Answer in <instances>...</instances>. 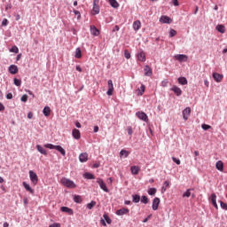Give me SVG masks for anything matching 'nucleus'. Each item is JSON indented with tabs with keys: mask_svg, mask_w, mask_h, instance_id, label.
<instances>
[{
	"mask_svg": "<svg viewBox=\"0 0 227 227\" xmlns=\"http://www.w3.org/2000/svg\"><path fill=\"white\" fill-rule=\"evenodd\" d=\"M95 205H97V202L94 201V200H92L90 203H88V204H87V208H88L89 210H91V208H93V207H95Z\"/></svg>",
	"mask_w": 227,
	"mask_h": 227,
	"instance_id": "nucleus-37",
	"label": "nucleus"
},
{
	"mask_svg": "<svg viewBox=\"0 0 227 227\" xmlns=\"http://www.w3.org/2000/svg\"><path fill=\"white\" fill-rule=\"evenodd\" d=\"M75 127H77V129H81V123L79 121H77L75 123Z\"/></svg>",
	"mask_w": 227,
	"mask_h": 227,
	"instance_id": "nucleus-61",
	"label": "nucleus"
},
{
	"mask_svg": "<svg viewBox=\"0 0 227 227\" xmlns=\"http://www.w3.org/2000/svg\"><path fill=\"white\" fill-rule=\"evenodd\" d=\"M159 205H160V199L156 197L153 199V210H158Z\"/></svg>",
	"mask_w": 227,
	"mask_h": 227,
	"instance_id": "nucleus-11",
	"label": "nucleus"
},
{
	"mask_svg": "<svg viewBox=\"0 0 227 227\" xmlns=\"http://www.w3.org/2000/svg\"><path fill=\"white\" fill-rule=\"evenodd\" d=\"M215 168L218 169V171H223L224 164L221 160H218L215 164Z\"/></svg>",
	"mask_w": 227,
	"mask_h": 227,
	"instance_id": "nucleus-25",
	"label": "nucleus"
},
{
	"mask_svg": "<svg viewBox=\"0 0 227 227\" xmlns=\"http://www.w3.org/2000/svg\"><path fill=\"white\" fill-rule=\"evenodd\" d=\"M133 29H134V31H139V29H141V21L140 20L134 21Z\"/></svg>",
	"mask_w": 227,
	"mask_h": 227,
	"instance_id": "nucleus-22",
	"label": "nucleus"
},
{
	"mask_svg": "<svg viewBox=\"0 0 227 227\" xmlns=\"http://www.w3.org/2000/svg\"><path fill=\"white\" fill-rule=\"evenodd\" d=\"M127 130H128L129 136H132V134L134 133L131 127H128Z\"/></svg>",
	"mask_w": 227,
	"mask_h": 227,
	"instance_id": "nucleus-53",
	"label": "nucleus"
},
{
	"mask_svg": "<svg viewBox=\"0 0 227 227\" xmlns=\"http://www.w3.org/2000/svg\"><path fill=\"white\" fill-rule=\"evenodd\" d=\"M97 184H98L100 189L104 191L105 192H109V189H107V186L106 185V183L104 182L103 179L98 178L97 179Z\"/></svg>",
	"mask_w": 227,
	"mask_h": 227,
	"instance_id": "nucleus-5",
	"label": "nucleus"
},
{
	"mask_svg": "<svg viewBox=\"0 0 227 227\" xmlns=\"http://www.w3.org/2000/svg\"><path fill=\"white\" fill-rule=\"evenodd\" d=\"M114 91V85L113 84V80L108 81V90L106 91V94L111 97Z\"/></svg>",
	"mask_w": 227,
	"mask_h": 227,
	"instance_id": "nucleus-6",
	"label": "nucleus"
},
{
	"mask_svg": "<svg viewBox=\"0 0 227 227\" xmlns=\"http://www.w3.org/2000/svg\"><path fill=\"white\" fill-rule=\"evenodd\" d=\"M74 203H82V198L81 197V195H74Z\"/></svg>",
	"mask_w": 227,
	"mask_h": 227,
	"instance_id": "nucleus-32",
	"label": "nucleus"
},
{
	"mask_svg": "<svg viewBox=\"0 0 227 227\" xmlns=\"http://www.w3.org/2000/svg\"><path fill=\"white\" fill-rule=\"evenodd\" d=\"M145 89H146V87L142 84L141 87H140V90H138L139 95H143L145 93Z\"/></svg>",
	"mask_w": 227,
	"mask_h": 227,
	"instance_id": "nucleus-45",
	"label": "nucleus"
},
{
	"mask_svg": "<svg viewBox=\"0 0 227 227\" xmlns=\"http://www.w3.org/2000/svg\"><path fill=\"white\" fill-rule=\"evenodd\" d=\"M10 52H14L15 54H19V48L17 46H12L10 50Z\"/></svg>",
	"mask_w": 227,
	"mask_h": 227,
	"instance_id": "nucleus-38",
	"label": "nucleus"
},
{
	"mask_svg": "<svg viewBox=\"0 0 227 227\" xmlns=\"http://www.w3.org/2000/svg\"><path fill=\"white\" fill-rule=\"evenodd\" d=\"M217 202V196L215 193L211 194V203H215Z\"/></svg>",
	"mask_w": 227,
	"mask_h": 227,
	"instance_id": "nucleus-41",
	"label": "nucleus"
},
{
	"mask_svg": "<svg viewBox=\"0 0 227 227\" xmlns=\"http://www.w3.org/2000/svg\"><path fill=\"white\" fill-rule=\"evenodd\" d=\"M27 94H24L22 97H21V102H27Z\"/></svg>",
	"mask_w": 227,
	"mask_h": 227,
	"instance_id": "nucleus-50",
	"label": "nucleus"
},
{
	"mask_svg": "<svg viewBox=\"0 0 227 227\" xmlns=\"http://www.w3.org/2000/svg\"><path fill=\"white\" fill-rule=\"evenodd\" d=\"M220 206L223 210H227V204L223 202L222 200L220 201Z\"/></svg>",
	"mask_w": 227,
	"mask_h": 227,
	"instance_id": "nucleus-48",
	"label": "nucleus"
},
{
	"mask_svg": "<svg viewBox=\"0 0 227 227\" xmlns=\"http://www.w3.org/2000/svg\"><path fill=\"white\" fill-rule=\"evenodd\" d=\"M136 115L139 120H142V121H148V115H146L145 112H137Z\"/></svg>",
	"mask_w": 227,
	"mask_h": 227,
	"instance_id": "nucleus-8",
	"label": "nucleus"
},
{
	"mask_svg": "<svg viewBox=\"0 0 227 227\" xmlns=\"http://www.w3.org/2000/svg\"><path fill=\"white\" fill-rule=\"evenodd\" d=\"M0 111H4V105L3 103H0Z\"/></svg>",
	"mask_w": 227,
	"mask_h": 227,
	"instance_id": "nucleus-59",
	"label": "nucleus"
},
{
	"mask_svg": "<svg viewBox=\"0 0 227 227\" xmlns=\"http://www.w3.org/2000/svg\"><path fill=\"white\" fill-rule=\"evenodd\" d=\"M160 22L161 24H171V22H173V20H171V18H169V16H161L160 18Z\"/></svg>",
	"mask_w": 227,
	"mask_h": 227,
	"instance_id": "nucleus-7",
	"label": "nucleus"
},
{
	"mask_svg": "<svg viewBox=\"0 0 227 227\" xmlns=\"http://www.w3.org/2000/svg\"><path fill=\"white\" fill-rule=\"evenodd\" d=\"M23 187L26 189V191L30 192V194H35V190H33V188H31V186L27 183L23 182Z\"/></svg>",
	"mask_w": 227,
	"mask_h": 227,
	"instance_id": "nucleus-21",
	"label": "nucleus"
},
{
	"mask_svg": "<svg viewBox=\"0 0 227 227\" xmlns=\"http://www.w3.org/2000/svg\"><path fill=\"white\" fill-rule=\"evenodd\" d=\"M223 77L224 76L219 73H213V79L215 81V82H221Z\"/></svg>",
	"mask_w": 227,
	"mask_h": 227,
	"instance_id": "nucleus-9",
	"label": "nucleus"
},
{
	"mask_svg": "<svg viewBox=\"0 0 227 227\" xmlns=\"http://www.w3.org/2000/svg\"><path fill=\"white\" fill-rule=\"evenodd\" d=\"M169 36H170V38H173V36H176V30H175V29H170V31H169Z\"/></svg>",
	"mask_w": 227,
	"mask_h": 227,
	"instance_id": "nucleus-43",
	"label": "nucleus"
},
{
	"mask_svg": "<svg viewBox=\"0 0 227 227\" xmlns=\"http://www.w3.org/2000/svg\"><path fill=\"white\" fill-rule=\"evenodd\" d=\"M129 208L122 207L116 211V215H125L129 214Z\"/></svg>",
	"mask_w": 227,
	"mask_h": 227,
	"instance_id": "nucleus-16",
	"label": "nucleus"
},
{
	"mask_svg": "<svg viewBox=\"0 0 227 227\" xmlns=\"http://www.w3.org/2000/svg\"><path fill=\"white\" fill-rule=\"evenodd\" d=\"M16 20H20V14L16 15Z\"/></svg>",
	"mask_w": 227,
	"mask_h": 227,
	"instance_id": "nucleus-64",
	"label": "nucleus"
},
{
	"mask_svg": "<svg viewBox=\"0 0 227 227\" xmlns=\"http://www.w3.org/2000/svg\"><path fill=\"white\" fill-rule=\"evenodd\" d=\"M98 129H99L98 126L94 127V132H98Z\"/></svg>",
	"mask_w": 227,
	"mask_h": 227,
	"instance_id": "nucleus-62",
	"label": "nucleus"
},
{
	"mask_svg": "<svg viewBox=\"0 0 227 227\" xmlns=\"http://www.w3.org/2000/svg\"><path fill=\"white\" fill-rule=\"evenodd\" d=\"M43 114H44V116H51V107L45 106L43 110Z\"/></svg>",
	"mask_w": 227,
	"mask_h": 227,
	"instance_id": "nucleus-28",
	"label": "nucleus"
},
{
	"mask_svg": "<svg viewBox=\"0 0 227 227\" xmlns=\"http://www.w3.org/2000/svg\"><path fill=\"white\" fill-rule=\"evenodd\" d=\"M90 35H92L93 36H98L100 35V31H98L95 26L91 25Z\"/></svg>",
	"mask_w": 227,
	"mask_h": 227,
	"instance_id": "nucleus-17",
	"label": "nucleus"
},
{
	"mask_svg": "<svg viewBox=\"0 0 227 227\" xmlns=\"http://www.w3.org/2000/svg\"><path fill=\"white\" fill-rule=\"evenodd\" d=\"M13 81H14L15 86H20L22 84V81H20L17 78H14Z\"/></svg>",
	"mask_w": 227,
	"mask_h": 227,
	"instance_id": "nucleus-44",
	"label": "nucleus"
},
{
	"mask_svg": "<svg viewBox=\"0 0 227 227\" xmlns=\"http://www.w3.org/2000/svg\"><path fill=\"white\" fill-rule=\"evenodd\" d=\"M156 193H157V189L156 188H150L148 190V194L150 196H155Z\"/></svg>",
	"mask_w": 227,
	"mask_h": 227,
	"instance_id": "nucleus-36",
	"label": "nucleus"
},
{
	"mask_svg": "<svg viewBox=\"0 0 227 227\" xmlns=\"http://www.w3.org/2000/svg\"><path fill=\"white\" fill-rule=\"evenodd\" d=\"M103 217L106 221L107 224H111V218H109L107 215H104Z\"/></svg>",
	"mask_w": 227,
	"mask_h": 227,
	"instance_id": "nucleus-47",
	"label": "nucleus"
},
{
	"mask_svg": "<svg viewBox=\"0 0 227 227\" xmlns=\"http://www.w3.org/2000/svg\"><path fill=\"white\" fill-rule=\"evenodd\" d=\"M29 176H30V180H31L32 184L36 185L38 184V176L36 175V173H35V171H33V170H30Z\"/></svg>",
	"mask_w": 227,
	"mask_h": 227,
	"instance_id": "nucleus-4",
	"label": "nucleus"
},
{
	"mask_svg": "<svg viewBox=\"0 0 227 227\" xmlns=\"http://www.w3.org/2000/svg\"><path fill=\"white\" fill-rule=\"evenodd\" d=\"M148 201H149L148 197H146L145 195L142 196L141 203H144L145 205H146V204H148Z\"/></svg>",
	"mask_w": 227,
	"mask_h": 227,
	"instance_id": "nucleus-39",
	"label": "nucleus"
},
{
	"mask_svg": "<svg viewBox=\"0 0 227 227\" xmlns=\"http://www.w3.org/2000/svg\"><path fill=\"white\" fill-rule=\"evenodd\" d=\"M189 116H191V107H186L183 111V118H184V120L187 121V120H189Z\"/></svg>",
	"mask_w": 227,
	"mask_h": 227,
	"instance_id": "nucleus-10",
	"label": "nucleus"
},
{
	"mask_svg": "<svg viewBox=\"0 0 227 227\" xmlns=\"http://www.w3.org/2000/svg\"><path fill=\"white\" fill-rule=\"evenodd\" d=\"M80 162H88V153H82L79 156Z\"/></svg>",
	"mask_w": 227,
	"mask_h": 227,
	"instance_id": "nucleus-19",
	"label": "nucleus"
},
{
	"mask_svg": "<svg viewBox=\"0 0 227 227\" xmlns=\"http://www.w3.org/2000/svg\"><path fill=\"white\" fill-rule=\"evenodd\" d=\"M130 171L132 175H139V171H141V168L138 166H131Z\"/></svg>",
	"mask_w": 227,
	"mask_h": 227,
	"instance_id": "nucleus-20",
	"label": "nucleus"
},
{
	"mask_svg": "<svg viewBox=\"0 0 227 227\" xmlns=\"http://www.w3.org/2000/svg\"><path fill=\"white\" fill-rule=\"evenodd\" d=\"M2 26H8V20L7 19L3 20Z\"/></svg>",
	"mask_w": 227,
	"mask_h": 227,
	"instance_id": "nucleus-54",
	"label": "nucleus"
},
{
	"mask_svg": "<svg viewBox=\"0 0 227 227\" xmlns=\"http://www.w3.org/2000/svg\"><path fill=\"white\" fill-rule=\"evenodd\" d=\"M23 201H24V205H27V203H28L27 198H25V199L23 200Z\"/></svg>",
	"mask_w": 227,
	"mask_h": 227,
	"instance_id": "nucleus-63",
	"label": "nucleus"
},
{
	"mask_svg": "<svg viewBox=\"0 0 227 227\" xmlns=\"http://www.w3.org/2000/svg\"><path fill=\"white\" fill-rule=\"evenodd\" d=\"M174 6H178V0H173Z\"/></svg>",
	"mask_w": 227,
	"mask_h": 227,
	"instance_id": "nucleus-58",
	"label": "nucleus"
},
{
	"mask_svg": "<svg viewBox=\"0 0 227 227\" xmlns=\"http://www.w3.org/2000/svg\"><path fill=\"white\" fill-rule=\"evenodd\" d=\"M110 4L112 8H118L120 6V4L116 0H110Z\"/></svg>",
	"mask_w": 227,
	"mask_h": 227,
	"instance_id": "nucleus-34",
	"label": "nucleus"
},
{
	"mask_svg": "<svg viewBox=\"0 0 227 227\" xmlns=\"http://www.w3.org/2000/svg\"><path fill=\"white\" fill-rule=\"evenodd\" d=\"M137 59L138 61H142L143 63L146 61V54L145 51H141L137 53Z\"/></svg>",
	"mask_w": 227,
	"mask_h": 227,
	"instance_id": "nucleus-12",
	"label": "nucleus"
},
{
	"mask_svg": "<svg viewBox=\"0 0 227 227\" xmlns=\"http://www.w3.org/2000/svg\"><path fill=\"white\" fill-rule=\"evenodd\" d=\"M144 70H145V75H146V77H152L153 72L150 67L145 66Z\"/></svg>",
	"mask_w": 227,
	"mask_h": 227,
	"instance_id": "nucleus-23",
	"label": "nucleus"
},
{
	"mask_svg": "<svg viewBox=\"0 0 227 227\" xmlns=\"http://www.w3.org/2000/svg\"><path fill=\"white\" fill-rule=\"evenodd\" d=\"M44 148H49L50 150H57L58 152H59V153H61V155H63V156L67 155V152L65 151V149H63V147H61V145H54L52 144H46V145H44Z\"/></svg>",
	"mask_w": 227,
	"mask_h": 227,
	"instance_id": "nucleus-1",
	"label": "nucleus"
},
{
	"mask_svg": "<svg viewBox=\"0 0 227 227\" xmlns=\"http://www.w3.org/2000/svg\"><path fill=\"white\" fill-rule=\"evenodd\" d=\"M113 31H114H114H120V27H118V25H115V26L114 27Z\"/></svg>",
	"mask_w": 227,
	"mask_h": 227,
	"instance_id": "nucleus-57",
	"label": "nucleus"
},
{
	"mask_svg": "<svg viewBox=\"0 0 227 227\" xmlns=\"http://www.w3.org/2000/svg\"><path fill=\"white\" fill-rule=\"evenodd\" d=\"M171 90L173 92H175V94L177 96V97H180V95H182V89L181 88H178L176 86H174Z\"/></svg>",
	"mask_w": 227,
	"mask_h": 227,
	"instance_id": "nucleus-24",
	"label": "nucleus"
},
{
	"mask_svg": "<svg viewBox=\"0 0 227 227\" xmlns=\"http://www.w3.org/2000/svg\"><path fill=\"white\" fill-rule=\"evenodd\" d=\"M168 189H169V181H165L162 187L163 192H166Z\"/></svg>",
	"mask_w": 227,
	"mask_h": 227,
	"instance_id": "nucleus-35",
	"label": "nucleus"
},
{
	"mask_svg": "<svg viewBox=\"0 0 227 227\" xmlns=\"http://www.w3.org/2000/svg\"><path fill=\"white\" fill-rule=\"evenodd\" d=\"M9 72L12 75H15V74H19V67L16 65H11L9 67Z\"/></svg>",
	"mask_w": 227,
	"mask_h": 227,
	"instance_id": "nucleus-13",
	"label": "nucleus"
},
{
	"mask_svg": "<svg viewBox=\"0 0 227 227\" xmlns=\"http://www.w3.org/2000/svg\"><path fill=\"white\" fill-rule=\"evenodd\" d=\"M183 198H191V189H188L186 192L183 194Z\"/></svg>",
	"mask_w": 227,
	"mask_h": 227,
	"instance_id": "nucleus-40",
	"label": "nucleus"
},
{
	"mask_svg": "<svg viewBox=\"0 0 227 227\" xmlns=\"http://www.w3.org/2000/svg\"><path fill=\"white\" fill-rule=\"evenodd\" d=\"M203 130H208V129H212V126L208 125V124H202L201 125Z\"/></svg>",
	"mask_w": 227,
	"mask_h": 227,
	"instance_id": "nucleus-46",
	"label": "nucleus"
},
{
	"mask_svg": "<svg viewBox=\"0 0 227 227\" xmlns=\"http://www.w3.org/2000/svg\"><path fill=\"white\" fill-rule=\"evenodd\" d=\"M77 72H82V68L80 67V66H76Z\"/></svg>",
	"mask_w": 227,
	"mask_h": 227,
	"instance_id": "nucleus-60",
	"label": "nucleus"
},
{
	"mask_svg": "<svg viewBox=\"0 0 227 227\" xmlns=\"http://www.w3.org/2000/svg\"><path fill=\"white\" fill-rule=\"evenodd\" d=\"M98 0H93L92 15H98L100 13V7L98 6Z\"/></svg>",
	"mask_w": 227,
	"mask_h": 227,
	"instance_id": "nucleus-3",
	"label": "nucleus"
},
{
	"mask_svg": "<svg viewBox=\"0 0 227 227\" xmlns=\"http://www.w3.org/2000/svg\"><path fill=\"white\" fill-rule=\"evenodd\" d=\"M60 210L61 212H65L66 214H68V215H74V210L68 207H61Z\"/></svg>",
	"mask_w": 227,
	"mask_h": 227,
	"instance_id": "nucleus-14",
	"label": "nucleus"
},
{
	"mask_svg": "<svg viewBox=\"0 0 227 227\" xmlns=\"http://www.w3.org/2000/svg\"><path fill=\"white\" fill-rule=\"evenodd\" d=\"M178 82H179V84L185 86V84H187V78L180 77V78H178Z\"/></svg>",
	"mask_w": 227,
	"mask_h": 227,
	"instance_id": "nucleus-33",
	"label": "nucleus"
},
{
	"mask_svg": "<svg viewBox=\"0 0 227 227\" xmlns=\"http://www.w3.org/2000/svg\"><path fill=\"white\" fill-rule=\"evenodd\" d=\"M36 149L38 152H40L43 155H47V151H45V149H43V147H42V145H36Z\"/></svg>",
	"mask_w": 227,
	"mask_h": 227,
	"instance_id": "nucleus-30",
	"label": "nucleus"
},
{
	"mask_svg": "<svg viewBox=\"0 0 227 227\" xmlns=\"http://www.w3.org/2000/svg\"><path fill=\"white\" fill-rule=\"evenodd\" d=\"M84 178H86L87 180H95V176L90 172H86L83 175Z\"/></svg>",
	"mask_w": 227,
	"mask_h": 227,
	"instance_id": "nucleus-26",
	"label": "nucleus"
},
{
	"mask_svg": "<svg viewBox=\"0 0 227 227\" xmlns=\"http://www.w3.org/2000/svg\"><path fill=\"white\" fill-rule=\"evenodd\" d=\"M176 59H177V61H180V63L184 62V61H187V55H184V54H178L175 56Z\"/></svg>",
	"mask_w": 227,
	"mask_h": 227,
	"instance_id": "nucleus-18",
	"label": "nucleus"
},
{
	"mask_svg": "<svg viewBox=\"0 0 227 227\" xmlns=\"http://www.w3.org/2000/svg\"><path fill=\"white\" fill-rule=\"evenodd\" d=\"M172 160H173V162H176V164H177V166H180L181 161L179 159L172 157Z\"/></svg>",
	"mask_w": 227,
	"mask_h": 227,
	"instance_id": "nucleus-49",
	"label": "nucleus"
},
{
	"mask_svg": "<svg viewBox=\"0 0 227 227\" xmlns=\"http://www.w3.org/2000/svg\"><path fill=\"white\" fill-rule=\"evenodd\" d=\"M49 227H61V224H59V223H53V224L50 225Z\"/></svg>",
	"mask_w": 227,
	"mask_h": 227,
	"instance_id": "nucleus-56",
	"label": "nucleus"
},
{
	"mask_svg": "<svg viewBox=\"0 0 227 227\" xmlns=\"http://www.w3.org/2000/svg\"><path fill=\"white\" fill-rule=\"evenodd\" d=\"M12 98H13V94H12V92H10L6 95V99L7 100H12Z\"/></svg>",
	"mask_w": 227,
	"mask_h": 227,
	"instance_id": "nucleus-52",
	"label": "nucleus"
},
{
	"mask_svg": "<svg viewBox=\"0 0 227 227\" xmlns=\"http://www.w3.org/2000/svg\"><path fill=\"white\" fill-rule=\"evenodd\" d=\"M82 56L81 54V49L77 48L76 51H75V55L74 57L77 58V59H80Z\"/></svg>",
	"mask_w": 227,
	"mask_h": 227,
	"instance_id": "nucleus-42",
	"label": "nucleus"
},
{
	"mask_svg": "<svg viewBox=\"0 0 227 227\" xmlns=\"http://www.w3.org/2000/svg\"><path fill=\"white\" fill-rule=\"evenodd\" d=\"M62 185H65V187H67L68 189H75L76 185L75 183H74V181L67 179L66 177H63L60 180Z\"/></svg>",
	"mask_w": 227,
	"mask_h": 227,
	"instance_id": "nucleus-2",
	"label": "nucleus"
},
{
	"mask_svg": "<svg viewBox=\"0 0 227 227\" xmlns=\"http://www.w3.org/2000/svg\"><path fill=\"white\" fill-rule=\"evenodd\" d=\"M216 30L218 31V33L224 34L225 31H226V28L224 27L223 25H217L216 26Z\"/></svg>",
	"mask_w": 227,
	"mask_h": 227,
	"instance_id": "nucleus-29",
	"label": "nucleus"
},
{
	"mask_svg": "<svg viewBox=\"0 0 227 227\" xmlns=\"http://www.w3.org/2000/svg\"><path fill=\"white\" fill-rule=\"evenodd\" d=\"M27 118H28V120H32V119H33V114H32V112H29V113L27 114Z\"/></svg>",
	"mask_w": 227,
	"mask_h": 227,
	"instance_id": "nucleus-55",
	"label": "nucleus"
},
{
	"mask_svg": "<svg viewBox=\"0 0 227 227\" xmlns=\"http://www.w3.org/2000/svg\"><path fill=\"white\" fill-rule=\"evenodd\" d=\"M132 199L133 203H139V201H141V196L137 194L132 195Z\"/></svg>",
	"mask_w": 227,
	"mask_h": 227,
	"instance_id": "nucleus-31",
	"label": "nucleus"
},
{
	"mask_svg": "<svg viewBox=\"0 0 227 227\" xmlns=\"http://www.w3.org/2000/svg\"><path fill=\"white\" fill-rule=\"evenodd\" d=\"M129 153H129V151L122 149L120 152V157H121H121H124L125 159H127V157H129Z\"/></svg>",
	"mask_w": 227,
	"mask_h": 227,
	"instance_id": "nucleus-27",
	"label": "nucleus"
},
{
	"mask_svg": "<svg viewBox=\"0 0 227 227\" xmlns=\"http://www.w3.org/2000/svg\"><path fill=\"white\" fill-rule=\"evenodd\" d=\"M74 139H81V131L77 129H74L72 131Z\"/></svg>",
	"mask_w": 227,
	"mask_h": 227,
	"instance_id": "nucleus-15",
	"label": "nucleus"
},
{
	"mask_svg": "<svg viewBox=\"0 0 227 227\" xmlns=\"http://www.w3.org/2000/svg\"><path fill=\"white\" fill-rule=\"evenodd\" d=\"M124 56L126 58V59H130V53L129 52V51H124Z\"/></svg>",
	"mask_w": 227,
	"mask_h": 227,
	"instance_id": "nucleus-51",
	"label": "nucleus"
}]
</instances>
